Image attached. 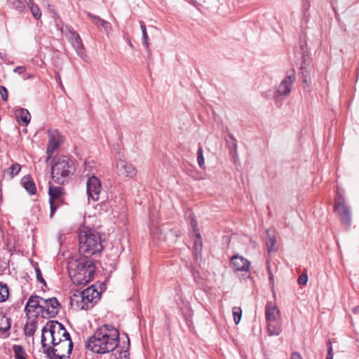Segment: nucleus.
Instances as JSON below:
<instances>
[{
    "instance_id": "f257e3e1",
    "label": "nucleus",
    "mask_w": 359,
    "mask_h": 359,
    "mask_svg": "<svg viewBox=\"0 0 359 359\" xmlns=\"http://www.w3.org/2000/svg\"><path fill=\"white\" fill-rule=\"evenodd\" d=\"M119 332L113 325L105 324L100 327L89 337L86 342V348L98 354H104L113 351L118 345Z\"/></svg>"
},
{
    "instance_id": "f03ea898",
    "label": "nucleus",
    "mask_w": 359,
    "mask_h": 359,
    "mask_svg": "<svg viewBox=\"0 0 359 359\" xmlns=\"http://www.w3.org/2000/svg\"><path fill=\"white\" fill-rule=\"evenodd\" d=\"M67 269L74 284L86 285L94 277L95 265L91 259L86 257H80L69 259Z\"/></svg>"
},
{
    "instance_id": "7ed1b4c3",
    "label": "nucleus",
    "mask_w": 359,
    "mask_h": 359,
    "mask_svg": "<svg viewBox=\"0 0 359 359\" xmlns=\"http://www.w3.org/2000/svg\"><path fill=\"white\" fill-rule=\"evenodd\" d=\"M79 250L83 257L89 258L100 252L103 248L99 233L92 229H81L79 233Z\"/></svg>"
},
{
    "instance_id": "20e7f679",
    "label": "nucleus",
    "mask_w": 359,
    "mask_h": 359,
    "mask_svg": "<svg viewBox=\"0 0 359 359\" xmlns=\"http://www.w3.org/2000/svg\"><path fill=\"white\" fill-rule=\"evenodd\" d=\"M52 177L57 184H64L74 172L72 161L66 156L59 157L52 165Z\"/></svg>"
},
{
    "instance_id": "39448f33",
    "label": "nucleus",
    "mask_w": 359,
    "mask_h": 359,
    "mask_svg": "<svg viewBox=\"0 0 359 359\" xmlns=\"http://www.w3.org/2000/svg\"><path fill=\"white\" fill-rule=\"evenodd\" d=\"M73 348L71 338H64L51 348L46 349V355L49 359H69Z\"/></svg>"
},
{
    "instance_id": "423d86ee",
    "label": "nucleus",
    "mask_w": 359,
    "mask_h": 359,
    "mask_svg": "<svg viewBox=\"0 0 359 359\" xmlns=\"http://www.w3.org/2000/svg\"><path fill=\"white\" fill-rule=\"evenodd\" d=\"M296 80L295 74L294 71L290 74H287L285 79L280 82L274 91V96L276 97L288 96L292 89L293 83Z\"/></svg>"
},
{
    "instance_id": "0eeeda50",
    "label": "nucleus",
    "mask_w": 359,
    "mask_h": 359,
    "mask_svg": "<svg viewBox=\"0 0 359 359\" xmlns=\"http://www.w3.org/2000/svg\"><path fill=\"white\" fill-rule=\"evenodd\" d=\"M41 315L45 318H53L60 311V303L55 297L42 298Z\"/></svg>"
},
{
    "instance_id": "6e6552de",
    "label": "nucleus",
    "mask_w": 359,
    "mask_h": 359,
    "mask_svg": "<svg viewBox=\"0 0 359 359\" xmlns=\"http://www.w3.org/2000/svg\"><path fill=\"white\" fill-rule=\"evenodd\" d=\"M98 297L97 291L93 287H88L81 294V301L78 302L81 309L88 310L93 307Z\"/></svg>"
},
{
    "instance_id": "1a4fd4ad",
    "label": "nucleus",
    "mask_w": 359,
    "mask_h": 359,
    "mask_svg": "<svg viewBox=\"0 0 359 359\" xmlns=\"http://www.w3.org/2000/svg\"><path fill=\"white\" fill-rule=\"evenodd\" d=\"M86 187L88 200L91 198L93 201H98L102 190L100 180L92 175L88 177Z\"/></svg>"
},
{
    "instance_id": "9d476101",
    "label": "nucleus",
    "mask_w": 359,
    "mask_h": 359,
    "mask_svg": "<svg viewBox=\"0 0 359 359\" xmlns=\"http://www.w3.org/2000/svg\"><path fill=\"white\" fill-rule=\"evenodd\" d=\"M48 133L49 140L46 150L48 156L46 159V163H48L53 152L59 147L61 144V136L57 130H49Z\"/></svg>"
},
{
    "instance_id": "9b49d317",
    "label": "nucleus",
    "mask_w": 359,
    "mask_h": 359,
    "mask_svg": "<svg viewBox=\"0 0 359 359\" xmlns=\"http://www.w3.org/2000/svg\"><path fill=\"white\" fill-rule=\"evenodd\" d=\"M334 209L339 215L341 222L346 225H349L351 221L350 208L345 205L344 198L341 196L338 198Z\"/></svg>"
},
{
    "instance_id": "f8f14e48",
    "label": "nucleus",
    "mask_w": 359,
    "mask_h": 359,
    "mask_svg": "<svg viewBox=\"0 0 359 359\" xmlns=\"http://www.w3.org/2000/svg\"><path fill=\"white\" fill-rule=\"evenodd\" d=\"M116 168L118 175L121 176L133 178L137 175L135 167L125 160L120 159L116 164Z\"/></svg>"
},
{
    "instance_id": "ddd939ff",
    "label": "nucleus",
    "mask_w": 359,
    "mask_h": 359,
    "mask_svg": "<svg viewBox=\"0 0 359 359\" xmlns=\"http://www.w3.org/2000/svg\"><path fill=\"white\" fill-rule=\"evenodd\" d=\"M49 322L52 332L51 334H53V337L55 338L54 343L62 341L64 338L70 337V334L62 323L54 320Z\"/></svg>"
},
{
    "instance_id": "4468645a",
    "label": "nucleus",
    "mask_w": 359,
    "mask_h": 359,
    "mask_svg": "<svg viewBox=\"0 0 359 359\" xmlns=\"http://www.w3.org/2000/svg\"><path fill=\"white\" fill-rule=\"evenodd\" d=\"M66 28L68 30V33L65 34L67 37L74 48L76 53L80 56H82L84 53V47L83 46L80 36L73 29L69 28V27H66Z\"/></svg>"
},
{
    "instance_id": "2eb2a0df",
    "label": "nucleus",
    "mask_w": 359,
    "mask_h": 359,
    "mask_svg": "<svg viewBox=\"0 0 359 359\" xmlns=\"http://www.w3.org/2000/svg\"><path fill=\"white\" fill-rule=\"evenodd\" d=\"M51 328L50 325V322H48L46 325L42 329L41 333V345L43 347V352L46 354V349L48 348H51L53 345L55 344L54 343L55 338L51 334Z\"/></svg>"
},
{
    "instance_id": "dca6fc26",
    "label": "nucleus",
    "mask_w": 359,
    "mask_h": 359,
    "mask_svg": "<svg viewBox=\"0 0 359 359\" xmlns=\"http://www.w3.org/2000/svg\"><path fill=\"white\" fill-rule=\"evenodd\" d=\"M231 264L236 271H248L250 265V262L248 259L237 255L232 257Z\"/></svg>"
},
{
    "instance_id": "f3484780",
    "label": "nucleus",
    "mask_w": 359,
    "mask_h": 359,
    "mask_svg": "<svg viewBox=\"0 0 359 359\" xmlns=\"http://www.w3.org/2000/svg\"><path fill=\"white\" fill-rule=\"evenodd\" d=\"M42 298L36 296L32 295L25 306V313L27 316H29L32 312H34L37 309H40V313H41L42 305H41Z\"/></svg>"
},
{
    "instance_id": "a211bd4d",
    "label": "nucleus",
    "mask_w": 359,
    "mask_h": 359,
    "mask_svg": "<svg viewBox=\"0 0 359 359\" xmlns=\"http://www.w3.org/2000/svg\"><path fill=\"white\" fill-rule=\"evenodd\" d=\"M186 215H187V217L189 219L190 224L195 233V236H196V241L194 242L195 248L196 250L201 249L202 248V240H201V234L198 231L197 222L196 220L195 216L192 214L191 212H187Z\"/></svg>"
},
{
    "instance_id": "6ab92c4d",
    "label": "nucleus",
    "mask_w": 359,
    "mask_h": 359,
    "mask_svg": "<svg viewBox=\"0 0 359 359\" xmlns=\"http://www.w3.org/2000/svg\"><path fill=\"white\" fill-rule=\"evenodd\" d=\"M265 316L267 322H277L280 318L279 309L272 302H268L266 305Z\"/></svg>"
},
{
    "instance_id": "aec40b11",
    "label": "nucleus",
    "mask_w": 359,
    "mask_h": 359,
    "mask_svg": "<svg viewBox=\"0 0 359 359\" xmlns=\"http://www.w3.org/2000/svg\"><path fill=\"white\" fill-rule=\"evenodd\" d=\"M15 116L18 122L22 126H27L31 120L29 111L25 108H17L15 109Z\"/></svg>"
},
{
    "instance_id": "412c9836",
    "label": "nucleus",
    "mask_w": 359,
    "mask_h": 359,
    "mask_svg": "<svg viewBox=\"0 0 359 359\" xmlns=\"http://www.w3.org/2000/svg\"><path fill=\"white\" fill-rule=\"evenodd\" d=\"M50 199L54 202L62 203L63 189L60 187H50L48 191Z\"/></svg>"
},
{
    "instance_id": "4be33fe9",
    "label": "nucleus",
    "mask_w": 359,
    "mask_h": 359,
    "mask_svg": "<svg viewBox=\"0 0 359 359\" xmlns=\"http://www.w3.org/2000/svg\"><path fill=\"white\" fill-rule=\"evenodd\" d=\"M267 235V248L269 252H276L278 250L276 247V237L274 232L270 229L266 231Z\"/></svg>"
},
{
    "instance_id": "5701e85b",
    "label": "nucleus",
    "mask_w": 359,
    "mask_h": 359,
    "mask_svg": "<svg viewBox=\"0 0 359 359\" xmlns=\"http://www.w3.org/2000/svg\"><path fill=\"white\" fill-rule=\"evenodd\" d=\"M37 328V320L35 318L29 320L25 325L24 332L27 337H33Z\"/></svg>"
},
{
    "instance_id": "b1692460",
    "label": "nucleus",
    "mask_w": 359,
    "mask_h": 359,
    "mask_svg": "<svg viewBox=\"0 0 359 359\" xmlns=\"http://www.w3.org/2000/svg\"><path fill=\"white\" fill-rule=\"evenodd\" d=\"M267 331L269 336H278L281 332V326L276 322H268Z\"/></svg>"
},
{
    "instance_id": "393cba45",
    "label": "nucleus",
    "mask_w": 359,
    "mask_h": 359,
    "mask_svg": "<svg viewBox=\"0 0 359 359\" xmlns=\"http://www.w3.org/2000/svg\"><path fill=\"white\" fill-rule=\"evenodd\" d=\"M22 183L24 188L29 194H34L36 193V189L35 184L29 177H24L22 180Z\"/></svg>"
},
{
    "instance_id": "a878e982",
    "label": "nucleus",
    "mask_w": 359,
    "mask_h": 359,
    "mask_svg": "<svg viewBox=\"0 0 359 359\" xmlns=\"http://www.w3.org/2000/svg\"><path fill=\"white\" fill-rule=\"evenodd\" d=\"M88 16L92 19L93 23L95 25H97V27L101 26V27H104L106 30L107 29L110 28L109 23L108 22L101 19L100 17L94 15L90 13H88Z\"/></svg>"
},
{
    "instance_id": "bb28decb",
    "label": "nucleus",
    "mask_w": 359,
    "mask_h": 359,
    "mask_svg": "<svg viewBox=\"0 0 359 359\" xmlns=\"http://www.w3.org/2000/svg\"><path fill=\"white\" fill-rule=\"evenodd\" d=\"M13 350L15 359H26L25 357L26 355L25 351L22 345H13Z\"/></svg>"
},
{
    "instance_id": "cd10ccee",
    "label": "nucleus",
    "mask_w": 359,
    "mask_h": 359,
    "mask_svg": "<svg viewBox=\"0 0 359 359\" xmlns=\"http://www.w3.org/2000/svg\"><path fill=\"white\" fill-rule=\"evenodd\" d=\"M11 328V319L3 316L0 318V332L4 333Z\"/></svg>"
},
{
    "instance_id": "c85d7f7f",
    "label": "nucleus",
    "mask_w": 359,
    "mask_h": 359,
    "mask_svg": "<svg viewBox=\"0 0 359 359\" xmlns=\"http://www.w3.org/2000/svg\"><path fill=\"white\" fill-rule=\"evenodd\" d=\"M140 28H141L142 33L143 44L145 46L146 49L149 53L150 50H149V36H148V34L147 32L146 26L142 21L140 22Z\"/></svg>"
},
{
    "instance_id": "c756f323",
    "label": "nucleus",
    "mask_w": 359,
    "mask_h": 359,
    "mask_svg": "<svg viewBox=\"0 0 359 359\" xmlns=\"http://www.w3.org/2000/svg\"><path fill=\"white\" fill-rule=\"evenodd\" d=\"M226 144L229 149L233 151L234 154L237 153V143L236 140L232 134H229L228 139H226Z\"/></svg>"
},
{
    "instance_id": "7c9ffc66",
    "label": "nucleus",
    "mask_w": 359,
    "mask_h": 359,
    "mask_svg": "<svg viewBox=\"0 0 359 359\" xmlns=\"http://www.w3.org/2000/svg\"><path fill=\"white\" fill-rule=\"evenodd\" d=\"M28 6L30 9V11H31L33 17L36 20L40 19L41 17V12L39 7L38 6V5L35 4L33 2L32 4H29Z\"/></svg>"
},
{
    "instance_id": "2f4dec72",
    "label": "nucleus",
    "mask_w": 359,
    "mask_h": 359,
    "mask_svg": "<svg viewBox=\"0 0 359 359\" xmlns=\"http://www.w3.org/2000/svg\"><path fill=\"white\" fill-rule=\"evenodd\" d=\"M9 295L8 288L6 285L0 283V302H5Z\"/></svg>"
},
{
    "instance_id": "473e14b6",
    "label": "nucleus",
    "mask_w": 359,
    "mask_h": 359,
    "mask_svg": "<svg viewBox=\"0 0 359 359\" xmlns=\"http://www.w3.org/2000/svg\"><path fill=\"white\" fill-rule=\"evenodd\" d=\"M8 2L13 8L20 12H22L25 8V4L20 0H8Z\"/></svg>"
},
{
    "instance_id": "72a5a7b5",
    "label": "nucleus",
    "mask_w": 359,
    "mask_h": 359,
    "mask_svg": "<svg viewBox=\"0 0 359 359\" xmlns=\"http://www.w3.org/2000/svg\"><path fill=\"white\" fill-rule=\"evenodd\" d=\"M232 313H233L234 323L236 325H238L241 320L242 309L240 307H237V306L233 307Z\"/></svg>"
},
{
    "instance_id": "f704fd0d",
    "label": "nucleus",
    "mask_w": 359,
    "mask_h": 359,
    "mask_svg": "<svg viewBox=\"0 0 359 359\" xmlns=\"http://www.w3.org/2000/svg\"><path fill=\"white\" fill-rule=\"evenodd\" d=\"M301 74L302 78L303 79V82L305 83L309 86L311 81L309 70L306 67H302Z\"/></svg>"
},
{
    "instance_id": "c9c22d12",
    "label": "nucleus",
    "mask_w": 359,
    "mask_h": 359,
    "mask_svg": "<svg viewBox=\"0 0 359 359\" xmlns=\"http://www.w3.org/2000/svg\"><path fill=\"white\" fill-rule=\"evenodd\" d=\"M197 161L201 168H205V161L203 157V149L200 147L197 151Z\"/></svg>"
},
{
    "instance_id": "e433bc0d",
    "label": "nucleus",
    "mask_w": 359,
    "mask_h": 359,
    "mask_svg": "<svg viewBox=\"0 0 359 359\" xmlns=\"http://www.w3.org/2000/svg\"><path fill=\"white\" fill-rule=\"evenodd\" d=\"M20 170L21 166L18 163H14L9 168V171L13 177L18 175Z\"/></svg>"
},
{
    "instance_id": "4c0bfd02",
    "label": "nucleus",
    "mask_w": 359,
    "mask_h": 359,
    "mask_svg": "<svg viewBox=\"0 0 359 359\" xmlns=\"http://www.w3.org/2000/svg\"><path fill=\"white\" fill-rule=\"evenodd\" d=\"M50 205V217H53L54 212L56 211L58 205L61 203L60 202L49 201Z\"/></svg>"
},
{
    "instance_id": "58836bf2",
    "label": "nucleus",
    "mask_w": 359,
    "mask_h": 359,
    "mask_svg": "<svg viewBox=\"0 0 359 359\" xmlns=\"http://www.w3.org/2000/svg\"><path fill=\"white\" fill-rule=\"evenodd\" d=\"M0 94L4 101H6L8 100V90L6 87L0 86Z\"/></svg>"
},
{
    "instance_id": "ea45409f",
    "label": "nucleus",
    "mask_w": 359,
    "mask_h": 359,
    "mask_svg": "<svg viewBox=\"0 0 359 359\" xmlns=\"http://www.w3.org/2000/svg\"><path fill=\"white\" fill-rule=\"evenodd\" d=\"M35 271H36V276L37 280L39 282L45 284L46 283L45 280L42 277V274H41V270L39 269V267L35 268Z\"/></svg>"
},
{
    "instance_id": "a19ab883",
    "label": "nucleus",
    "mask_w": 359,
    "mask_h": 359,
    "mask_svg": "<svg viewBox=\"0 0 359 359\" xmlns=\"http://www.w3.org/2000/svg\"><path fill=\"white\" fill-rule=\"evenodd\" d=\"M307 276L302 274L298 278L297 282L299 285H305L307 283Z\"/></svg>"
},
{
    "instance_id": "79ce46f5",
    "label": "nucleus",
    "mask_w": 359,
    "mask_h": 359,
    "mask_svg": "<svg viewBox=\"0 0 359 359\" xmlns=\"http://www.w3.org/2000/svg\"><path fill=\"white\" fill-rule=\"evenodd\" d=\"M27 70V67L25 66H19L14 69L13 72L15 73H18L19 74H24Z\"/></svg>"
},
{
    "instance_id": "37998d69",
    "label": "nucleus",
    "mask_w": 359,
    "mask_h": 359,
    "mask_svg": "<svg viewBox=\"0 0 359 359\" xmlns=\"http://www.w3.org/2000/svg\"><path fill=\"white\" fill-rule=\"evenodd\" d=\"M328 346V352L327 355L326 359H333V353H332V347L330 341L327 343Z\"/></svg>"
},
{
    "instance_id": "c03bdc74",
    "label": "nucleus",
    "mask_w": 359,
    "mask_h": 359,
    "mask_svg": "<svg viewBox=\"0 0 359 359\" xmlns=\"http://www.w3.org/2000/svg\"><path fill=\"white\" fill-rule=\"evenodd\" d=\"M291 359H302V358L299 353L294 352L291 355Z\"/></svg>"
},
{
    "instance_id": "a18cd8bd",
    "label": "nucleus",
    "mask_w": 359,
    "mask_h": 359,
    "mask_svg": "<svg viewBox=\"0 0 359 359\" xmlns=\"http://www.w3.org/2000/svg\"><path fill=\"white\" fill-rule=\"evenodd\" d=\"M56 79H57V81L58 84L60 85L61 89L62 90H64V86L62 85V80H61L60 76L59 74L57 75Z\"/></svg>"
},
{
    "instance_id": "49530a36",
    "label": "nucleus",
    "mask_w": 359,
    "mask_h": 359,
    "mask_svg": "<svg viewBox=\"0 0 359 359\" xmlns=\"http://www.w3.org/2000/svg\"><path fill=\"white\" fill-rule=\"evenodd\" d=\"M268 270H269V280L271 281V283H273V275H272V273L271 271V269H270L269 266H268Z\"/></svg>"
},
{
    "instance_id": "de8ad7c7",
    "label": "nucleus",
    "mask_w": 359,
    "mask_h": 359,
    "mask_svg": "<svg viewBox=\"0 0 359 359\" xmlns=\"http://www.w3.org/2000/svg\"><path fill=\"white\" fill-rule=\"evenodd\" d=\"M353 311L354 313L355 314H358L359 315V305L358 306H355L353 309Z\"/></svg>"
},
{
    "instance_id": "09e8293b",
    "label": "nucleus",
    "mask_w": 359,
    "mask_h": 359,
    "mask_svg": "<svg viewBox=\"0 0 359 359\" xmlns=\"http://www.w3.org/2000/svg\"><path fill=\"white\" fill-rule=\"evenodd\" d=\"M34 78V75L32 74H28L27 75V76L24 79L25 80H27V79H33Z\"/></svg>"
},
{
    "instance_id": "8fccbe9b",
    "label": "nucleus",
    "mask_w": 359,
    "mask_h": 359,
    "mask_svg": "<svg viewBox=\"0 0 359 359\" xmlns=\"http://www.w3.org/2000/svg\"><path fill=\"white\" fill-rule=\"evenodd\" d=\"M24 1L27 3V6L34 2L33 0H24Z\"/></svg>"
},
{
    "instance_id": "3c124183",
    "label": "nucleus",
    "mask_w": 359,
    "mask_h": 359,
    "mask_svg": "<svg viewBox=\"0 0 359 359\" xmlns=\"http://www.w3.org/2000/svg\"><path fill=\"white\" fill-rule=\"evenodd\" d=\"M127 351H124V357H126Z\"/></svg>"
}]
</instances>
